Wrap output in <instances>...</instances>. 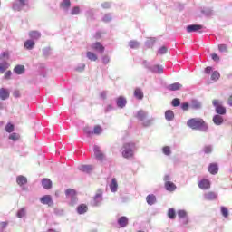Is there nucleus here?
<instances>
[{"instance_id": "1", "label": "nucleus", "mask_w": 232, "mask_h": 232, "mask_svg": "<svg viewBox=\"0 0 232 232\" xmlns=\"http://www.w3.org/2000/svg\"><path fill=\"white\" fill-rule=\"evenodd\" d=\"M187 126L190 128L191 130H196L198 131H208L209 130V127L208 126V123L204 121L202 118H192L189 119L187 121Z\"/></svg>"}, {"instance_id": "2", "label": "nucleus", "mask_w": 232, "mask_h": 232, "mask_svg": "<svg viewBox=\"0 0 232 232\" xmlns=\"http://www.w3.org/2000/svg\"><path fill=\"white\" fill-rule=\"evenodd\" d=\"M148 111L143 110L139 111L136 114V118L141 122V126H143V128H150L153 126V123L155 122V118H148Z\"/></svg>"}, {"instance_id": "3", "label": "nucleus", "mask_w": 232, "mask_h": 232, "mask_svg": "<svg viewBox=\"0 0 232 232\" xmlns=\"http://www.w3.org/2000/svg\"><path fill=\"white\" fill-rule=\"evenodd\" d=\"M121 151L123 159H131L137 151V145L134 142L124 143Z\"/></svg>"}, {"instance_id": "4", "label": "nucleus", "mask_w": 232, "mask_h": 232, "mask_svg": "<svg viewBox=\"0 0 232 232\" xmlns=\"http://www.w3.org/2000/svg\"><path fill=\"white\" fill-rule=\"evenodd\" d=\"M10 53L8 51H4L0 53V73H4L10 68Z\"/></svg>"}, {"instance_id": "5", "label": "nucleus", "mask_w": 232, "mask_h": 232, "mask_svg": "<svg viewBox=\"0 0 232 232\" xmlns=\"http://www.w3.org/2000/svg\"><path fill=\"white\" fill-rule=\"evenodd\" d=\"M145 68L150 70L152 73H164V67L162 65H150L147 61L143 62Z\"/></svg>"}, {"instance_id": "6", "label": "nucleus", "mask_w": 232, "mask_h": 232, "mask_svg": "<svg viewBox=\"0 0 232 232\" xmlns=\"http://www.w3.org/2000/svg\"><path fill=\"white\" fill-rule=\"evenodd\" d=\"M66 198L70 200L71 206H75L77 203V194L73 188H67L65 190Z\"/></svg>"}, {"instance_id": "7", "label": "nucleus", "mask_w": 232, "mask_h": 232, "mask_svg": "<svg viewBox=\"0 0 232 232\" xmlns=\"http://www.w3.org/2000/svg\"><path fill=\"white\" fill-rule=\"evenodd\" d=\"M212 104L216 110V113L218 115H226V107H224L222 104V101L220 100H213Z\"/></svg>"}, {"instance_id": "8", "label": "nucleus", "mask_w": 232, "mask_h": 232, "mask_svg": "<svg viewBox=\"0 0 232 232\" xmlns=\"http://www.w3.org/2000/svg\"><path fill=\"white\" fill-rule=\"evenodd\" d=\"M94 157L99 162H104L106 160V155L101 150V147L95 145L93 148Z\"/></svg>"}, {"instance_id": "9", "label": "nucleus", "mask_w": 232, "mask_h": 232, "mask_svg": "<svg viewBox=\"0 0 232 232\" xmlns=\"http://www.w3.org/2000/svg\"><path fill=\"white\" fill-rule=\"evenodd\" d=\"M102 190L99 189L92 201V206L94 208H99V206H102Z\"/></svg>"}, {"instance_id": "10", "label": "nucleus", "mask_w": 232, "mask_h": 232, "mask_svg": "<svg viewBox=\"0 0 232 232\" xmlns=\"http://www.w3.org/2000/svg\"><path fill=\"white\" fill-rule=\"evenodd\" d=\"M16 184L20 186L22 191H28V187L24 186L25 184H28V179H26V177L23 175L17 176Z\"/></svg>"}, {"instance_id": "11", "label": "nucleus", "mask_w": 232, "mask_h": 232, "mask_svg": "<svg viewBox=\"0 0 232 232\" xmlns=\"http://www.w3.org/2000/svg\"><path fill=\"white\" fill-rule=\"evenodd\" d=\"M28 5V0H17L13 4V10L21 12L24 6Z\"/></svg>"}, {"instance_id": "12", "label": "nucleus", "mask_w": 232, "mask_h": 232, "mask_svg": "<svg viewBox=\"0 0 232 232\" xmlns=\"http://www.w3.org/2000/svg\"><path fill=\"white\" fill-rule=\"evenodd\" d=\"M198 186L199 189H203L204 191L210 189L211 188V181L208 179H202L198 181Z\"/></svg>"}, {"instance_id": "13", "label": "nucleus", "mask_w": 232, "mask_h": 232, "mask_svg": "<svg viewBox=\"0 0 232 232\" xmlns=\"http://www.w3.org/2000/svg\"><path fill=\"white\" fill-rule=\"evenodd\" d=\"M41 204L44 206H53V199H52V196L44 195V197L40 198Z\"/></svg>"}, {"instance_id": "14", "label": "nucleus", "mask_w": 232, "mask_h": 232, "mask_svg": "<svg viewBox=\"0 0 232 232\" xmlns=\"http://www.w3.org/2000/svg\"><path fill=\"white\" fill-rule=\"evenodd\" d=\"M190 110H202V102L197 100V99H192L190 101Z\"/></svg>"}, {"instance_id": "15", "label": "nucleus", "mask_w": 232, "mask_h": 232, "mask_svg": "<svg viewBox=\"0 0 232 232\" xmlns=\"http://www.w3.org/2000/svg\"><path fill=\"white\" fill-rule=\"evenodd\" d=\"M179 218L182 220V224H188L189 218H188V212L186 210H178L177 212Z\"/></svg>"}, {"instance_id": "16", "label": "nucleus", "mask_w": 232, "mask_h": 232, "mask_svg": "<svg viewBox=\"0 0 232 232\" xmlns=\"http://www.w3.org/2000/svg\"><path fill=\"white\" fill-rule=\"evenodd\" d=\"M208 171L210 175H218L219 171L218 163H210L208 167Z\"/></svg>"}, {"instance_id": "17", "label": "nucleus", "mask_w": 232, "mask_h": 232, "mask_svg": "<svg viewBox=\"0 0 232 232\" xmlns=\"http://www.w3.org/2000/svg\"><path fill=\"white\" fill-rule=\"evenodd\" d=\"M188 34H193V32H200L202 25L200 24H190L186 27Z\"/></svg>"}, {"instance_id": "18", "label": "nucleus", "mask_w": 232, "mask_h": 232, "mask_svg": "<svg viewBox=\"0 0 232 232\" xmlns=\"http://www.w3.org/2000/svg\"><path fill=\"white\" fill-rule=\"evenodd\" d=\"M94 168L93 165H81L78 167V169L83 173H92Z\"/></svg>"}, {"instance_id": "19", "label": "nucleus", "mask_w": 232, "mask_h": 232, "mask_svg": "<svg viewBox=\"0 0 232 232\" xmlns=\"http://www.w3.org/2000/svg\"><path fill=\"white\" fill-rule=\"evenodd\" d=\"M212 121L216 126H222L224 124V117L220 114H216L213 116Z\"/></svg>"}, {"instance_id": "20", "label": "nucleus", "mask_w": 232, "mask_h": 232, "mask_svg": "<svg viewBox=\"0 0 232 232\" xmlns=\"http://www.w3.org/2000/svg\"><path fill=\"white\" fill-rule=\"evenodd\" d=\"M92 49L94 50V52H97V53H104V47L99 42L92 44Z\"/></svg>"}, {"instance_id": "21", "label": "nucleus", "mask_w": 232, "mask_h": 232, "mask_svg": "<svg viewBox=\"0 0 232 232\" xmlns=\"http://www.w3.org/2000/svg\"><path fill=\"white\" fill-rule=\"evenodd\" d=\"M111 193H117L119 189V183H117V179L113 178L109 185Z\"/></svg>"}, {"instance_id": "22", "label": "nucleus", "mask_w": 232, "mask_h": 232, "mask_svg": "<svg viewBox=\"0 0 232 232\" xmlns=\"http://www.w3.org/2000/svg\"><path fill=\"white\" fill-rule=\"evenodd\" d=\"M31 41H39V39H41V32L39 31H31L28 34Z\"/></svg>"}, {"instance_id": "23", "label": "nucleus", "mask_w": 232, "mask_h": 232, "mask_svg": "<svg viewBox=\"0 0 232 232\" xmlns=\"http://www.w3.org/2000/svg\"><path fill=\"white\" fill-rule=\"evenodd\" d=\"M146 202L149 206H153L157 204V196H155L154 194H149L146 197Z\"/></svg>"}, {"instance_id": "24", "label": "nucleus", "mask_w": 232, "mask_h": 232, "mask_svg": "<svg viewBox=\"0 0 232 232\" xmlns=\"http://www.w3.org/2000/svg\"><path fill=\"white\" fill-rule=\"evenodd\" d=\"M129 222H130V219L126 216H121L118 219V225L120 226V227H126V226H128Z\"/></svg>"}, {"instance_id": "25", "label": "nucleus", "mask_w": 232, "mask_h": 232, "mask_svg": "<svg viewBox=\"0 0 232 232\" xmlns=\"http://www.w3.org/2000/svg\"><path fill=\"white\" fill-rule=\"evenodd\" d=\"M24 48H25V50H34L35 48V42L31 39L26 40L24 43Z\"/></svg>"}, {"instance_id": "26", "label": "nucleus", "mask_w": 232, "mask_h": 232, "mask_svg": "<svg viewBox=\"0 0 232 232\" xmlns=\"http://www.w3.org/2000/svg\"><path fill=\"white\" fill-rule=\"evenodd\" d=\"M217 197H218V194L213 191H209L204 194L205 200H217Z\"/></svg>"}, {"instance_id": "27", "label": "nucleus", "mask_w": 232, "mask_h": 232, "mask_svg": "<svg viewBox=\"0 0 232 232\" xmlns=\"http://www.w3.org/2000/svg\"><path fill=\"white\" fill-rule=\"evenodd\" d=\"M181 88L182 84H180L179 82H175L167 86V90H169V92H177Z\"/></svg>"}, {"instance_id": "28", "label": "nucleus", "mask_w": 232, "mask_h": 232, "mask_svg": "<svg viewBox=\"0 0 232 232\" xmlns=\"http://www.w3.org/2000/svg\"><path fill=\"white\" fill-rule=\"evenodd\" d=\"M10 97V92L7 89L1 88L0 89V99L2 101H6Z\"/></svg>"}, {"instance_id": "29", "label": "nucleus", "mask_w": 232, "mask_h": 232, "mask_svg": "<svg viewBox=\"0 0 232 232\" xmlns=\"http://www.w3.org/2000/svg\"><path fill=\"white\" fill-rule=\"evenodd\" d=\"M70 6H72L70 0H63L60 4V8H62L64 12H68V10H70Z\"/></svg>"}, {"instance_id": "30", "label": "nucleus", "mask_w": 232, "mask_h": 232, "mask_svg": "<svg viewBox=\"0 0 232 232\" xmlns=\"http://www.w3.org/2000/svg\"><path fill=\"white\" fill-rule=\"evenodd\" d=\"M127 103H128V102L126 101V98H124L122 96H120L116 100V104H117L118 108H124Z\"/></svg>"}, {"instance_id": "31", "label": "nucleus", "mask_w": 232, "mask_h": 232, "mask_svg": "<svg viewBox=\"0 0 232 232\" xmlns=\"http://www.w3.org/2000/svg\"><path fill=\"white\" fill-rule=\"evenodd\" d=\"M165 189L170 192L175 191V189H177V185L171 181L165 182Z\"/></svg>"}, {"instance_id": "32", "label": "nucleus", "mask_w": 232, "mask_h": 232, "mask_svg": "<svg viewBox=\"0 0 232 232\" xmlns=\"http://www.w3.org/2000/svg\"><path fill=\"white\" fill-rule=\"evenodd\" d=\"M87 133L89 135H92V133H93L94 135H101V133H102V127H101V125H96L94 126L93 130H88Z\"/></svg>"}, {"instance_id": "33", "label": "nucleus", "mask_w": 232, "mask_h": 232, "mask_svg": "<svg viewBox=\"0 0 232 232\" xmlns=\"http://www.w3.org/2000/svg\"><path fill=\"white\" fill-rule=\"evenodd\" d=\"M42 186L44 189H52V180L50 179H42Z\"/></svg>"}, {"instance_id": "34", "label": "nucleus", "mask_w": 232, "mask_h": 232, "mask_svg": "<svg viewBox=\"0 0 232 232\" xmlns=\"http://www.w3.org/2000/svg\"><path fill=\"white\" fill-rule=\"evenodd\" d=\"M165 119H166V121H169V122H171V121H173V119H175V112H173V111H171V110L166 111Z\"/></svg>"}, {"instance_id": "35", "label": "nucleus", "mask_w": 232, "mask_h": 232, "mask_svg": "<svg viewBox=\"0 0 232 232\" xmlns=\"http://www.w3.org/2000/svg\"><path fill=\"white\" fill-rule=\"evenodd\" d=\"M13 72L16 73V75H23V73H24V65H16Z\"/></svg>"}, {"instance_id": "36", "label": "nucleus", "mask_w": 232, "mask_h": 232, "mask_svg": "<svg viewBox=\"0 0 232 232\" xmlns=\"http://www.w3.org/2000/svg\"><path fill=\"white\" fill-rule=\"evenodd\" d=\"M88 211V207L85 204H81L77 208L78 215H84Z\"/></svg>"}, {"instance_id": "37", "label": "nucleus", "mask_w": 232, "mask_h": 232, "mask_svg": "<svg viewBox=\"0 0 232 232\" xmlns=\"http://www.w3.org/2000/svg\"><path fill=\"white\" fill-rule=\"evenodd\" d=\"M134 97H136V99H139V101H142V99H144V92H142V90L137 88L134 91Z\"/></svg>"}, {"instance_id": "38", "label": "nucleus", "mask_w": 232, "mask_h": 232, "mask_svg": "<svg viewBox=\"0 0 232 232\" xmlns=\"http://www.w3.org/2000/svg\"><path fill=\"white\" fill-rule=\"evenodd\" d=\"M129 46L132 50H137L140 46V43H139L138 41H135V40H131L129 42Z\"/></svg>"}, {"instance_id": "39", "label": "nucleus", "mask_w": 232, "mask_h": 232, "mask_svg": "<svg viewBox=\"0 0 232 232\" xmlns=\"http://www.w3.org/2000/svg\"><path fill=\"white\" fill-rule=\"evenodd\" d=\"M16 217L18 218H23L24 217H26V208H21L16 214Z\"/></svg>"}, {"instance_id": "40", "label": "nucleus", "mask_w": 232, "mask_h": 232, "mask_svg": "<svg viewBox=\"0 0 232 232\" xmlns=\"http://www.w3.org/2000/svg\"><path fill=\"white\" fill-rule=\"evenodd\" d=\"M9 140H13V142H17L19 139H21V136L18 133L13 132L8 137Z\"/></svg>"}, {"instance_id": "41", "label": "nucleus", "mask_w": 232, "mask_h": 232, "mask_svg": "<svg viewBox=\"0 0 232 232\" xmlns=\"http://www.w3.org/2000/svg\"><path fill=\"white\" fill-rule=\"evenodd\" d=\"M162 153L163 155H166V157H169V155H171V147L164 146L162 148Z\"/></svg>"}, {"instance_id": "42", "label": "nucleus", "mask_w": 232, "mask_h": 232, "mask_svg": "<svg viewBox=\"0 0 232 232\" xmlns=\"http://www.w3.org/2000/svg\"><path fill=\"white\" fill-rule=\"evenodd\" d=\"M87 58L89 59V61H97L98 57L97 54H95L94 53L92 52H87L86 53Z\"/></svg>"}, {"instance_id": "43", "label": "nucleus", "mask_w": 232, "mask_h": 232, "mask_svg": "<svg viewBox=\"0 0 232 232\" xmlns=\"http://www.w3.org/2000/svg\"><path fill=\"white\" fill-rule=\"evenodd\" d=\"M155 38H149L146 42H145V46L147 48H152L153 44H155Z\"/></svg>"}, {"instance_id": "44", "label": "nucleus", "mask_w": 232, "mask_h": 232, "mask_svg": "<svg viewBox=\"0 0 232 232\" xmlns=\"http://www.w3.org/2000/svg\"><path fill=\"white\" fill-rule=\"evenodd\" d=\"M221 215L224 218H227L229 217V210L226 207H221Z\"/></svg>"}, {"instance_id": "45", "label": "nucleus", "mask_w": 232, "mask_h": 232, "mask_svg": "<svg viewBox=\"0 0 232 232\" xmlns=\"http://www.w3.org/2000/svg\"><path fill=\"white\" fill-rule=\"evenodd\" d=\"M201 14H203V15H206V17H209V15L213 14V11L209 8H204L201 10Z\"/></svg>"}, {"instance_id": "46", "label": "nucleus", "mask_w": 232, "mask_h": 232, "mask_svg": "<svg viewBox=\"0 0 232 232\" xmlns=\"http://www.w3.org/2000/svg\"><path fill=\"white\" fill-rule=\"evenodd\" d=\"M218 79H220V72H218V71H214L211 75V80L218 81Z\"/></svg>"}, {"instance_id": "47", "label": "nucleus", "mask_w": 232, "mask_h": 232, "mask_svg": "<svg viewBox=\"0 0 232 232\" xmlns=\"http://www.w3.org/2000/svg\"><path fill=\"white\" fill-rule=\"evenodd\" d=\"M81 14V8L79 6H75L71 10V15H79Z\"/></svg>"}, {"instance_id": "48", "label": "nucleus", "mask_w": 232, "mask_h": 232, "mask_svg": "<svg viewBox=\"0 0 232 232\" xmlns=\"http://www.w3.org/2000/svg\"><path fill=\"white\" fill-rule=\"evenodd\" d=\"M218 50L221 53H227V45L226 44H219Z\"/></svg>"}, {"instance_id": "49", "label": "nucleus", "mask_w": 232, "mask_h": 232, "mask_svg": "<svg viewBox=\"0 0 232 232\" xmlns=\"http://www.w3.org/2000/svg\"><path fill=\"white\" fill-rule=\"evenodd\" d=\"M168 217H169V218L173 220V218H175V217H176L175 209L169 208V211H168Z\"/></svg>"}, {"instance_id": "50", "label": "nucleus", "mask_w": 232, "mask_h": 232, "mask_svg": "<svg viewBox=\"0 0 232 232\" xmlns=\"http://www.w3.org/2000/svg\"><path fill=\"white\" fill-rule=\"evenodd\" d=\"M5 131L7 133H13V131H14V124L7 123L6 126H5Z\"/></svg>"}, {"instance_id": "51", "label": "nucleus", "mask_w": 232, "mask_h": 232, "mask_svg": "<svg viewBox=\"0 0 232 232\" xmlns=\"http://www.w3.org/2000/svg\"><path fill=\"white\" fill-rule=\"evenodd\" d=\"M189 108H191V104L188 102H184L181 104V110H183V111H188Z\"/></svg>"}, {"instance_id": "52", "label": "nucleus", "mask_w": 232, "mask_h": 232, "mask_svg": "<svg viewBox=\"0 0 232 232\" xmlns=\"http://www.w3.org/2000/svg\"><path fill=\"white\" fill-rule=\"evenodd\" d=\"M158 53L160 55H164L165 53H168V47L162 46L158 50Z\"/></svg>"}, {"instance_id": "53", "label": "nucleus", "mask_w": 232, "mask_h": 232, "mask_svg": "<svg viewBox=\"0 0 232 232\" xmlns=\"http://www.w3.org/2000/svg\"><path fill=\"white\" fill-rule=\"evenodd\" d=\"M171 104L174 108H177V106H180V100L179 98H175L172 100Z\"/></svg>"}, {"instance_id": "54", "label": "nucleus", "mask_w": 232, "mask_h": 232, "mask_svg": "<svg viewBox=\"0 0 232 232\" xmlns=\"http://www.w3.org/2000/svg\"><path fill=\"white\" fill-rule=\"evenodd\" d=\"M112 17L111 14H107L103 16L102 21L103 23H110V21H111Z\"/></svg>"}, {"instance_id": "55", "label": "nucleus", "mask_w": 232, "mask_h": 232, "mask_svg": "<svg viewBox=\"0 0 232 232\" xmlns=\"http://www.w3.org/2000/svg\"><path fill=\"white\" fill-rule=\"evenodd\" d=\"M43 53H44V57H48V55H50V53H52V49L50 47H46L43 50Z\"/></svg>"}, {"instance_id": "56", "label": "nucleus", "mask_w": 232, "mask_h": 232, "mask_svg": "<svg viewBox=\"0 0 232 232\" xmlns=\"http://www.w3.org/2000/svg\"><path fill=\"white\" fill-rule=\"evenodd\" d=\"M8 227V222H1L0 223V232L5 231V229H6V227Z\"/></svg>"}, {"instance_id": "57", "label": "nucleus", "mask_w": 232, "mask_h": 232, "mask_svg": "<svg viewBox=\"0 0 232 232\" xmlns=\"http://www.w3.org/2000/svg\"><path fill=\"white\" fill-rule=\"evenodd\" d=\"M204 153H211L213 151V147L211 145L205 146L203 149Z\"/></svg>"}, {"instance_id": "58", "label": "nucleus", "mask_w": 232, "mask_h": 232, "mask_svg": "<svg viewBox=\"0 0 232 232\" xmlns=\"http://www.w3.org/2000/svg\"><path fill=\"white\" fill-rule=\"evenodd\" d=\"M86 68V64L81 63L76 67V72H84V69Z\"/></svg>"}, {"instance_id": "59", "label": "nucleus", "mask_w": 232, "mask_h": 232, "mask_svg": "<svg viewBox=\"0 0 232 232\" xmlns=\"http://www.w3.org/2000/svg\"><path fill=\"white\" fill-rule=\"evenodd\" d=\"M102 63H103L104 64H108V63H110V56H108V55H103V56L102 57Z\"/></svg>"}, {"instance_id": "60", "label": "nucleus", "mask_w": 232, "mask_h": 232, "mask_svg": "<svg viewBox=\"0 0 232 232\" xmlns=\"http://www.w3.org/2000/svg\"><path fill=\"white\" fill-rule=\"evenodd\" d=\"M108 95V92L106 91H103L100 93V97L101 99H102L103 101L106 100V97Z\"/></svg>"}, {"instance_id": "61", "label": "nucleus", "mask_w": 232, "mask_h": 232, "mask_svg": "<svg viewBox=\"0 0 232 232\" xmlns=\"http://www.w3.org/2000/svg\"><path fill=\"white\" fill-rule=\"evenodd\" d=\"M13 95H14V97L15 99H19V97H21V92H20L19 91L15 90V91L14 92Z\"/></svg>"}, {"instance_id": "62", "label": "nucleus", "mask_w": 232, "mask_h": 232, "mask_svg": "<svg viewBox=\"0 0 232 232\" xmlns=\"http://www.w3.org/2000/svg\"><path fill=\"white\" fill-rule=\"evenodd\" d=\"M12 77V71H7L5 73V79H10Z\"/></svg>"}, {"instance_id": "63", "label": "nucleus", "mask_w": 232, "mask_h": 232, "mask_svg": "<svg viewBox=\"0 0 232 232\" xmlns=\"http://www.w3.org/2000/svg\"><path fill=\"white\" fill-rule=\"evenodd\" d=\"M212 60L218 62V61H220V57H218L217 53H214V54H212Z\"/></svg>"}, {"instance_id": "64", "label": "nucleus", "mask_w": 232, "mask_h": 232, "mask_svg": "<svg viewBox=\"0 0 232 232\" xmlns=\"http://www.w3.org/2000/svg\"><path fill=\"white\" fill-rule=\"evenodd\" d=\"M102 6L103 8H110L111 4L108 3V2H105V3L102 4Z\"/></svg>"}]
</instances>
